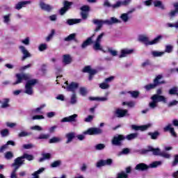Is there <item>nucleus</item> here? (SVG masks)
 <instances>
[{"mask_svg": "<svg viewBox=\"0 0 178 178\" xmlns=\"http://www.w3.org/2000/svg\"><path fill=\"white\" fill-rule=\"evenodd\" d=\"M116 23H120V21L118 19V18L111 17V19L102 20V19H93L92 24H97V27L95 29V33H98L101 29H102V26L104 24H108V26H111L112 24H115Z\"/></svg>", "mask_w": 178, "mask_h": 178, "instance_id": "nucleus-1", "label": "nucleus"}, {"mask_svg": "<svg viewBox=\"0 0 178 178\" xmlns=\"http://www.w3.org/2000/svg\"><path fill=\"white\" fill-rule=\"evenodd\" d=\"M161 94H162V89L159 88L156 90V94L151 97L152 102L149 103V108H152V109L156 108L158 102H163L164 104H166V97L161 95Z\"/></svg>", "mask_w": 178, "mask_h": 178, "instance_id": "nucleus-2", "label": "nucleus"}, {"mask_svg": "<svg viewBox=\"0 0 178 178\" xmlns=\"http://www.w3.org/2000/svg\"><path fill=\"white\" fill-rule=\"evenodd\" d=\"M38 83V79H28L25 85V94H28V95H33V87Z\"/></svg>", "mask_w": 178, "mask_h": 178, "instance_id": "nucleus-3", "label": "nucleus"}, {"mask_svg": "<svg viewBox=\"0 0 178 178\" xmlns=\"http://www.w3.org/2000/svg\"><path fill=\"white\" fill-rule=\"evenodd\" d=\"M126 140V136L122 134H118L113 138L111 143L113 145H117L118 147H121L122 145L123 141Z\"/></svg>", "mask_w": 178, "mask_h": 178, "instance_id": "nucleus-4", "label": "nucleus"}, {"mask_svg": "<svg viewBox=\"0 0 178 178\" xmlns=\"http://www.w3.org/2000/svg\"><path fill=\"white\" fill-rule=\"evenodd\" d=\"M83 73H88V80L91 81L92 80L95 74H97L98 73V71L97 70H94L91 68L90 65H87L83 67L82 70Z\"/></svg>", "mask_w": 178, "mask_h": 178, "instance_id": "nucleus-5", "label": "nucleus"}, {"mask_svg": "<svg viewBox=\"0 0 178 178\" xmlns=\"http://www.w3.org/2000/svg\"><path fill=\"white\" fill-rule=\"evenodd\" d=\"M15 77L17 80L13 83V86H17V84H20L23 83V80H24L25 81H27V80H30V76H29L26 74L17 73L15 74Z\"/></svg>", "mask_w": 178, "mask_h": 178, "instance_id": "nucleus-6", "label": "nucleus"}, {"mask_svg": "<svg viewBox=\"0 0 178 178\" xmlns=\"http://www.w3.org/2000/svg\"><path fill=\"white\" fill-rule=\"evenodd\" d=\"M83 134H88V136H99L102 134V129L97 127L89 128L87 131L83 132Z\"/></svg>", "mask_w": 178, "mask_h": 178, "instance_id": "nucleus-7", "label": "nucleus"}, {"mask_svg": "<svg viewBox=\"0 0 178 178\" xmlns=\"http://www.w3.org/2000/svg\"><path fill=\"white\" fill-rule=\"evenodd\" d=\"M148 152H153V155L161 156V149L159 148H154L152 146H148L147 149H144L142 150V154H148Z\"/></svg>", "mask_w": 178, "mask_h": 178, "instance_id": "nucleus-8", "label": "nucleus"}, {"mask_svg": "<svg viewBox=\"0 0 178 178\" xmlns=\"http://www.w3.org/2000/svg\"><path fill=\"white\" fill-rule=\"evenodd\" d=\"M113 163V160L112 159H108L107 160H100L99 161L96 166L97 168H102V166H111Z\"/></svg>", "mask_w": 178, "mask_h": 178, "instance_id": "nucleus-9", "label": "nucleus"}, {"mask_svg": "<svg viewBox=\"0 0 178 178\" xmlns=\"http://www.w3.org/2000/svg\"><path fill=\"white\" fill-rule=\"evenodd\" d=\"M131 3V0H124L123 1H118L115 4H113V9H118L120 6H128Z\"/></svg>", "mask_w": 178, "mask_h": 178, "instance_id": "nucleus-10", "label": "nucleus"}, {"mask_svg": "<svg viewBox=\"0 0 178 178\" xmlns=\"http://www.w3.org/2000/svg\"><path fill=\"white\" fill-rule=\"evenodd\" d=\"M19 49H20L22 54H23V56L22 58V60H26V59H27V58H30L31 56V54H30V52H29V51L27 49H26V47H24V46H19Z\"/></svg>", "mask_w": 178, "mask_h": 178, "instance_id": "nucleus-11", "label": "nucleus"}, {"mask_svg": "<svg viewBox=\"0 0 178 178\" xmlns=\"http://www.w3.org/2000/svg\"><path fill=\"white\" fill-rule=\"evenodd\" d=\"M163 131L165 133H167V131H169L171 134V136H172V137H177V134H176V131H175V128L172 127V124H168L167 126H165L163 128Z\"/></svg>", "mask_w": 178, "mask_h": 178, "instance_id": "nucleus-12", "label": "nucleus"}, {"mask_svg": "<svg viewBox=\"0 0 178 178\" xmlns=\"http://www.w3.org/2000/svg\"><path fill=\"white\" fill-rule=\"evenodd\" d=\"M95 37V35L93 34L90 37L88 38L81 44V48L84 49L85 48H87L88 45H91L92 44H94V40H92V38Z\"/></svg>", "mask_w": 178, "mask_h": 178, "instance_id": "nucleus-13", "label": "nucleus"}, {"mask_svg": "<svg viewBox=\"0 0 178 178\" xmlns=\"http://www.w3.org/2000/svg\"><path fill=\"white\" fill-rule=\"evenodd\" d=\"M79 88V83L76 82H71L70 85L67 86V91L76 93V90Z\"/></svg>", "mask_w": 178, "mask_h": 178, "instance_id": "nucleus-14", "label": "nucleus"}, {"mask_svg": "<svg viewBox=\"0 0 178 178\" xmlns=\"http://www.w3.org/2000/svg\"><path fill=\"white\" fill-rule=\"evenodd\" d=\"M77 118V114H73L72 115H70L69 117L63 118L61 120V123H70L72 122H76V119Z\"/></svg>", "mask_w": 178, "mask_h": 178, "instance_id": "nucleus-15", "label": "nucleus"}, {"mask_svg": "<svg viewBox=\"0 0 178 178\" xmlns=\"http://www.w3.org/2000/svg\"><path fill=\"white\" fill-rule=\"evenodd\" d=\"M129 113V111L127 109H122V108H118L115 111V115L117 118H124Z\"/></svg>", "mask_w": 178, "mask_h": 178, "instance_id": "nucleus-16", "label": "nucleus"}, {"mask_svg": "<svg viewBox=\"0 0 178 178\" xmlns=\"http://www.w3.org/2000/svg\"><path fill=\"white\" fill-rule=\"evenodd\" d=\"M149 168V165L144 163H140L135 167L136 170H138L139 172H145V170H148Z\"/></svg>", "mask_w": 178, "mask_h": 178, "instance_id": "nucleus-17", "label": "nucleus"}, {"mask_svg": "<svg viewBox=\"0 0 178 178\" xmlns=\"http://www.w3.org/2000/svg\"><path fill=\"white\" fill-rule=\"evenodd\" d=\"M162 75L161 74H159L157 75L155 79L153 80V82H154V85L156 86V87H158V86H161V84H166V81H160L161 79H162Z\"/></svg>", "mask_w": 178, "mask_h": 178, "instance_id": "nucleus-18", "label": "nucleus"}, {"mask_svg": "<svg viewBox=\"0 0 178 178\" xmlns=\"http://www.w3.org/2000/svg\"><path fill=\"white\" fill-rule=\"evenodd\" d=\"M149 124H145V125H142V126H137V125H131V129L133 130L138 131L140 130V131H145V130H147L148 128L149 127Z\"/></svg>", "mask_w": 178, "mask_h": 178, "instance_id": "nucleus-19", "label": "nucleus"}, {"mask_svg": "<svg viewBox=\"0 0 178 178\" xmlns=\"http://www.w3.org/2000/svg\"><path fill=\"white\" fill-rule=\"evenodd\" d=\"M24 159L23 156L17 157L15 159L14 163L12 164V166H22L24 165Z\"/></svg>", "mask_w": 178, "mask_h": 178, "instance_id": "nucleus-20", "label": "nucleus"}, {"mask_svg": "<svg viewBox=\"0 0 178 178\" xmlns=\"http://www.w3.org/2000/svg\"><path fill=\"white\" fill-rule=\"evenodd\" d=\"M40 7L41 8L42 10H45L46 12H51V10L54 9L52 6L44 3L43 1H40Z\"/></svg>", "mask_w": 178, "mask_h": 178, "instance_id": "nucleus-21", "label": "nucleus"}, {"mask_svg": "<svg viewBox=\"0 0 178 178\" xmlns=\"http://www.w3.org/2000/svg\"><path fill=\"white\" fill-rule=\"evenodd\" d=\"M134 52V49H124L121 50V54L119 56V58H126L127 55H131Z\"/></svg>", "mask_w": 178, "mask_h": 178, "instance_id": "nucleus-22", "label": "nucleus"}, {"mask_svg": "<svg viewBox=\"0 0 178 178\" xmlns=\"http://www.w3.org/2000/svg\"><path fill=\"white\" fill-rule=\"evenodd\" d=\"M174 10H171L170 13H169L170 17H175L177 15H178V3L175 2L173 3Z\"/></svg>", "mask_w": 178, "mask_h": 178, "instance_id": "nucleus-23", "label": "nucleus"}, {"mask_svg": "<svg viewBox=\"0 0 178 178\" xmlns=\"http://www.w3.org/2000/svg\"><path fill=\"white\" fill-rule=\"evenodd\" d=\"M67 138L66 144H69V143H72L73 139L75 138L76 134L74 132L68 133L65 135Z\"/></svg>", "mask_w": 178, "mask_h": 178, "instance_id": "nucleus-24", "label": "nucleus"}, {"mask_svg": "<svg viewBox=\"0 0 178 178\" xmlns=\"http://www.w3.org/2000/svg\"><path fill=\"white\" fill-rule=\"evenodd\" d=\"M76 35V33H71L67 37L64 38V41H66L67 42H69L70 41H74L75 42H77Z\"/></svg>", "mask_w": 178, "mask_h": 178, "instance_id": "nucleus-25", "label": "nucleus"}, {"mask_svg": "<svg viewBox=\"0 0 178 178\" xmlns=\"http://www.w3.org/2000/svg\"><path fill=\"white\" fill-rule=\"evenodd\" d=\"M63 62L65 65H70L72 63V57L69 54H65L63 56Z\"/></svg>", "mask_w": 178, "mask_h": 178, "instance_id": "nucleus-26", "label": "nucleus"}, {"mask_svg": "<svg viewBox=\"0 0 178 178\" xmlns=\"http://www.w3.org/2000/svg\"><path fill=\"white\" fill-rule=\"evenodd\" d=\"M30 3V1H19L15 5V9H17V10H20L22 8H24V5H27V3Z\"/></svg>", "mask_w": 178, "mask_h": 178, "instance_id": "nucleus-27", "label": "nucleus"}, {"mask_svg": "<svg viewBox=\"0 0 178 178\" xmlns=\"http://www.w3.org/2000/svg\"><path fill=\"white\" fill-rule=\"evenodd\" d=\"M148 136H150V138L152 140H158V137L161 136V133L158 131H155L154 132H149Z\"/></svg>", "mask_w": 178, "mask_h": 178, "instance_id": "nucleus-28", "label": "nucleus"}, {"mask_svg": "<svg viewBox=\"0 0 178 178\" xmlns=\"http://www.w3.org/2000/svg\"><path fill=\"white\" fill-rule=\"evenodd\" d=\"M161 40H162V35H159L153 40L148 42V43H146V45H154V44H158V42H159Z\"/></svg>", "mask_w": 178, "mask_h": 178, "instance_id": "nucleus-29", "label": "nucleus"}, {"mask_svg": "<svg viewBox=\"0 0 178 178\" xmlns=\"http://www.w3.org/2000/svg\"><path fill=\"white\" fill-rule=\"evenodd\" d=\"M137 137H138V133H133L127 135L125 139L128 140V141H131V140H136Z\"/></svg>", "mask_w": 178, "mask_h": 178, "instance_id": "nucleus-30", "label": "nucleus"}, {"mask_svg": "<svg viewBox=\"0 0 178 178\" xmlns=\"http://www.w3.org/2000/svg\"><path fill=\"white\" fill-rule=\"evenodd\" d=\"M92 48L95 51H103L102 46L101 45V42L95 41Z\"/></svg>", "mask_w": 178, "mask_h": 178, "instance_id": "nucleus-31", "label": "nucleus"}, {"mask_svg": "<svg viewBox=\"0 0 178 178\" xmlns=\"http://www.w3.org/2000/svg\"><path fill=\"white\" fill-rule=\"evenodd\" d=\"M81 22V19H70L67 20V24L69 26H73V24H77V23H80Z\"/></svg>", "mask_w": 178, "mask_h": 178, "instance_id": "nucleus-32", "label": "nucleus"}, {"mask_svg": "<svg viewBox=\"0 0 178 178\" xmlns=\"http://www.w3.org/2000/svg\"><path fill=\"white\" fill-rule=\"evenodd\" d=\"M154 5L155 8H160V9H162L163 10L165 9V6H163V4H162V1L159 0L154 1Z\"/></svg>", "mask_w": 178, "mask_h": 178, "instance_id": "nucleus-33", "label": "nucleus"}, {"mask_svg": "<svg viewBox=\"0 0 178 178\" xmlns=\"http://www.w3.org/2000/svg\"><path fill=\"white\" fill-rule=\"evenodd\" d=\"M138 41H140V42H145V45H147V44H148V42H149V41L148 40V38L147 36H144L143 35H140L139 36Z\"/></svg>", "mask_w": 178, "mask_h": 178, "instance_id": "nucleus-34", "label": "nucleus"}, {"mask_svg": "<svg viewBox=\"0 0 178 178\" xmlns=\"http://www.w3.org/2000/svg\"><path fill=\"white\" fill-rule=\"evenodd\" d=\"M127 106L129 108H134L136 106V102L131 101V102H122V106Z\"/></svg>", "mask_w": 178, "mask_h": 178, "instance_id": "nucleus-35", "label": "nucleus"}, {"mask_svg": "<svg viewBox=\"0 0 178 178\" xmlns=\"http://www.w3.org/2000/svg\"><path fill=\"white\" fill-rule=\"evenodd\" d=\"M144 88L147 91H151V90H154V88H156V86L154 83H149L145 86Z\"/></svg>", "mask_w": 178, "mask_h": 178, "instance_id": "nucleus-36", "label": "nucleus"}, {"mask_svg": "<svg viewBox=\"0 0 178 178\" xmlns=\"http://www.w3.org/2000/svg\"><path fill=\"white\" fill-rule=\"evenodd\" d=\"M33 132H26L24 131H21L19 134H18V137L22 138V137H28L29 136H32Z\"/></svg>", "mask_w": 178, "mask_h": 178, "instance_id": "nucleus-37", "label": "nucleus"}, {"mask_svg": "<svg viewBox=\"0 0 178 178\" xmlns=\"http://www.w3.org/2000/svg\"><path fill=\"white\" fill-rule=\"evenodd\" d=\"M128 94H130L132 98H138V96L140 95V92L137 90H132V91H129Z\"/></svg>", "mask_w": 178, "mask_h": 178, "instance_id": "nucleus-38", "label": "nucleus"}, {"mask_svg": "<svg viewBox=\"0 0 178 178\" xmlns=\"http://www.w3.org/2000/svg\"><path fill=\"white\" fill-rule=\"evenodd\" d=\"M9 102L10 99L8 98H6L3 99V102L2 103L1 108L3 109H5L6 108H9Z\"/></svg>", "mask_w": 178, "mask_h": 178, "instance_id": "nucleus-39", "label": "nucleus"}, {"mask_svg": "<svg viewBox=\"0 0 178 178\" xmlns=\"http://www.w3.org/2000/svg\"><path fill=\"white\" fill-rule=\"evenodd\" d=\"M42 158L39 159V162H43V161H45V159H51V154L49 153H45L42 154Z\"/></svg>", "mask_w": 178, "mask_h": 178, "instance_id": "nucleus-40", "label": "nucleus"}, {"mask_svg": "<svg viewBox=\"0 0 178 178\" xmlns=\"http://www.w3.org/2000/svg\"><path fill=\"white\" fill-rule=\"evenodd\" d=\"M22 157L24 158V159H26L27 161H33L34 160V156H33L31 154H29L27 153H24L22 155Z\"/></svg>", "mask_w": 178, "mask_h": 178, "instance_id": "nucleus-41", "label": "nucleus"}, {"mask_svg": "<svg viewBox=\"0 0 178 178\" xmlns=\"http://www.w3.org/2000/svg\"><path fill=\"white\" fill-rule=\"evenodd\" d=\"M79 92H80L81 95H82V97H86V95H87V94H88V91L87 90V88H86L84 87H81L79 88Z\"/></svg>", "mask_w": 178, "mask_h": 178, "instance_id": "nucleus-42", "label": "nucleus"}, {"mask_svg": "<svg viewBox=\"0 0 178 178\" xmlns=\"http://www.w3.org/2000/svg\"><path fill=\"white\" fill-rule=\"evenodd\" d=\"M165 52L163 51H154L152 52V55H153V56L154 58H158L159 56H162V55H164Z\"/></svg>", "mask_w": 178, "mask_h": 178, "instance_id": "nucleus-43", "label": "nucleus"}, {"mask_svg": "<svg viewBox=\"0 0 178 178\" xmlns=\"http://www.w3.org/2000/svg\"><path fill=\"white\" fill-rule=\"evenodd\" d=\"M161 165H162V161H154L149 165V167L155 168H158V166H159Z\"/></svg>", "mask_w": 178, "mask_h": 178, "instance_id": "nucleus-44", "label": "nucleus"}, {"mask_svg": "<svg viewBox=\"0 0 178 178\" xmlns=\"http://www.w3.org/2000/svg\"><path fill=\"white\" fill-rule=\"evenodd\" d=\"M178 88L177 87H173L172 88L170 89L169 94L170 95H177L178 94Z\"/></svg>", "mask_w": 178, "mask_h": 178, "instance_id": "nucleus-45", "label": "nucleus"}, {"mask_svg": "<svg viewBox=\"0 0 178 178\" xmlns=\"http://www.w3.org/2000/svg\"><path fill=\"white\" fill-rule=\"evenodd\" d=\"M165 52L167 54H172L173 52V46L168 44L165 46Z\"/></svg>", "mask_w": 178, "mask_h": 178, "instance_id": "nucleus-46", "label": "nucleus"}, {"mask_svg": "<svg viewBox=\"0 0 178 178\" xmlns=\"http://www.w3.org/2000/svg\"><path fill=\"white\" fill-rule=\"evenodd\" d=\"M62 139H60V138H58V137H53L52 138H51L49 141V144H54L55 143H59L60 141H61Z\"/></svg>", "mask_w": 178, "mask_h": 178, "instance_id": "nucleus-47", "label": "nucleus"}, {"mask_svg": "<svg viewBox=\"0 0 178 178\" xmlns=\"http://www.w3.org/2000/svg\"><path fill=\"white\" fill-rule=\"evenodd\" d=\"M72 5H73L72 2L65 1L63 8H65L67 10H69L70 6H72Z\"/></svg>", "mask_w": 178, "mask_h": 178, "instance_id": "nucleus-48", "label": "nucleus"}, {"mask_svg": "<svg viewBox=\"0 0 178 178\" xmlns=\"http://www.w3.org/2000/svg\"><path fill=\"white\" fill-rule=\"evenodd\" d=\"M120 18L122 20V22H124V23H127V22H129V15H128V14H126V13L122 14L121 16H120Z\"/></svg>", "mask_w": 178, "mask_h": 178, "instance_id": "nucleus-49", "label": "nucleus"}, {"mask_svg": "<svg viewBox=\"0 0 178 178\" xmlns=\"http://www.w3.org/2000/svg\"><path fill=\"white\" fill-rule=\"evenodd\" d=\"M80 10L83 13H88L90 11V7L87 5H84L81 7Z\"/></svg>", "mask_w": 178, "mask_h": 178, "instance_id": "nucleus-50", "label": "nucleus"}, {"mask_svg": "<svg viewBox=\"0 0 178 178\" xmlns=\"http://www.w3.org/2000/svg\"><path fill=\"white\" fill-rule=\"evenodd\" d=\"M60 163H62V162L60 161V160L55 161L54 162H53V163L51 164V168H58V166H60Z\"/></svg>", "mask_w": 178, "mask_h": 178, "instance_id": "nucleus-51", "label": "nucleus"}, {"mask_svg": "<svg viewBox=\"0 0 178 178\" xmlns=\"http://www.w3.org/2000/svg\"><path fill=\"white\" fill-rule=\"evenodd\" d=\"M54 35H55V30L52 29L49 35L47 37L46 41H47V42L51 41V39L52 38V37H54Z\"/></svg>", "mask_w": 178, "mask_h": 178, "instance_id": "nucleus-52", "label": "nucleus"}, {"mask_svg": "<svg viewBox=\"0 0 178 178\" xmlns=\"http://www.w3.org/2000/svg\"><path fill=\"white\" fill-rule=\"evenodd\" d=\"M48 138H49V134H41L38 138V140H48Z\"/></svg>", "mask_w": 178, "mask_h": 178, "instance_id": "nucleus-53", "label": "nucleus"}, {"mask_svg": "<svg viewBox=\"0 0 178 178\" xmlns=\"http://www.w3.org/2000/svg\"><path fill=\"white\" fill-rule=\"evenodd\" d=\"M44 108H45V104H42L40 107L36 108L33 112H34V113H41V109H44Z\"/></svg>", "mask_w": 178, "mask_h": 178, "instance_id": "nucleus-54", "label": "nucleus"}, {"mask_svg": "<svg viewBox=\"0 0 178 178\" xmlns=\"http://www.w3.org/2000/svg\"><path fill=\"white\" fill-rule=\"evenodd\" d=\"M77 102V97L76 96V93H72V95L71 97L70 103L72 104H76Z\"/></svg>", "mask_w": 178, "mask_h": 178, "instance_id": "nucleus-55", "label": "nucleus"}, {"mask_svg": "<svg viewBox=\"0 0 178 178\" xmlns=\"http://www.w3.org/2000/svg\"><path fill=\"white\" fill-rule=\"evenodd\" d=\"M104 148H105V145L102 143H99L95 146V149L97 151H101V149H104Z\"/></svg>", "mask_w": 178, "mask_h": 178, "instance_id": "nucleus-56", "label": "nucleus"}, {"mask_svg": "<svg viewBox=\"0 0 178 178\" xmlns=\"http://www.w3.org/2000/svg\"><path fill=\"white\" fill-rule=\"evenodd\" d=\"M1 135L2 137H6V136H9V130L8 129H4L1 131Z\"/></svg>", "mask_w": 178, "mask_h": 178, "instance_id": "nucleus-57", "label": "nucleus"}, {"mask_svg": "<svg viewBox=\"0 0 178 178\" xmlns=\"http://www.w3.org/2000/svg\"><path fill=\"white\" fill-rule=\"evenodd\" d=\"M6 159H12L13 158V153L12 152H7L5 154Z\"/></svg>", "mask_w": 178, "mask_h": 178, "instance_id": "nucleus-58", "label": "nucleus"}, {"mask_svg": "<svg viewBox=\"0 0 178 178\" xmlns=\"http://www.w3.org/2000/svg\"><path fill=\"white\" fill-rule=\"evenodd\" d=\"M44 170H45V168H41L38 170L35 171L33 174V176H38L39 175H40V173H42V172H44Z\"/></svg>", "mask_w": 178, "mask_h": 178, "instance_id": "nucleus-59", "label": "nucleus"}, {"mask_svg": "<svg viewBox=\"0 0 178 178\" xmlns=\"http://www.w3.org/2000/svg\"><path fill=\"white\" fill-rule=\"evenodd\" d=\"M99 87L102 88V90H106L109 88V84L106 83H102L99 84Z\"/></svg>", "mask_w": 178, "mask_h": 178, "instance_id": "nucleus-60", "label": "nucleus"}, {"mask_svg": "<svg viewBox=\"0 0 178 178\" xmlns=\"http://www.w3.org/2000/svg\"><path fill=\"white\" fill-rule=\"evenodd\" d=\"M10 14H8L7 15L3 16L4 23H9L10 22Z\"/></svg>", "mask_w": 178, "mask_h": 178, "instance_id": "nucleus-61", "label": "nucleus"}, {"mask_svg": "<svg viewBox=\"0 0 178 178\" xmlns=\"http://www.w3.org/2000/svg\"><path fill=\"white\" fill-rule=\"evenodd\" d=\"M160 156H163V158H165L166 159H169L170 158V154L166 153L165 152H161Z\"/></svg>", "mask_w": 178, "mask_h": 178, "instance_id": "nucleus-62", "label": "nucleus"}, {"mask_svg": "<svg viewBox=\"0 0 178 178\" xmlns=\"http://www.w3.org/2000/svg\"><path fill=\"white\" fill-rule=\"evenodd\" d=\"M47 48V44H41L39 46V51H40V52H42V51H45Z\"/></svg>", "mask_w": 178, "mask_h": 178, "instance_id": "nucleus-63", "label": "nucleus"}, {"mask_svg": "<svg viewBox=\"0 0 178 178\" xmlns=\"http://www.w3.org/2000/svg\"><path fill=\"white\" fill-rule=\"evenodd\" d=\"M178 163V154H176L174 158V161L172 163V166H176Z\"/></svg>", "mask_w": 178, "mask_h": 178, "instance_id": "nucleus-64", "label": "nucleus"}]
</instances>
